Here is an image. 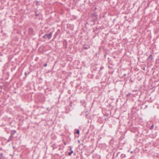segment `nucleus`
<instances>
[{
    "instance_id": "obj_1",
    "label": "nucleus",
    "mask_w": 159,
    "mask_h": 159,
    "mask_svg": "<svg viewBox=\"0 0 159 159\" xmlns=\"http://www.w3.org/2000/svg\"><path fill=\"white\" fill-rule=\"evenodd\" d=\"M52 32H50L49 34H44L43 36V38L44 39H46L48 38L49 39H51L52 37Z\"/></svg>"
},
{
    "instance_id": "obj_2",
    "label": "nucleus",
    "mask_w": 159,
    "mask_h": 159,
    "mask_svg": "<svg viewBox=\"0 0 159 159\" xmlns=\"http://www.w3.org/2000/svg\"><path fill=\"white\" fill-rule=\"evenodd\" d=\"M91 16L93 17V19L94 21L96 20L98 18V15L95 13H92L91 14Z\"/></svg>"
},
{
    "instance_id": "obj_3",
    "label": "nucleus",
    "mask_w": 159,
    "mask_h": 159,
    "mask_svg": "<svg viewBox=\"0 0 159 159\" xmlns=\"http://www.w3.org/2000/svg\"><path fill=\"white\" fill-rule=\"evenodd\" d=\"M153 59V57L152 54H151L149 55V57L147 59V60L149 61H151Z\"/></svg>"
},
{
    "instance_id": "obj_4",
    "label": "nucleus",
    "mask_w": 159,
    "mask_h": 159,
    "mask_svg": "<svg viewBox=\"0 0 159 159\" xmlns=\"http://www.w3.org/2000/svg\"><path fill=\"white\" fill-rule=\"evenodd\" d=\"M13 136L11 135L9 137V139L7 140V142H9L10 141H12L13 140Z\"/></svg>"
},
{
    "instance_id": "obj_5",
    "label": "nucleus",
    "mask_w": 159,
    "mask_h": 159,
    "mask_svg": "<svg viewBox=\"0 0 159 159\" xmlns=\"http://www.w3.org/2000/svg\"><path fill=\"white\" fill-rule=\"evenodd\" d=\"M29 32L30 34H33V30L31 27H30L29 28Z\"/></svg>"
},
{
    "instance_id": "obj_6",
    "label": "nucleus",
    "mask_w": 159,
    "mask_h": 159,
    "mask_svg": "<svg viewBox=\"0 0 159 159\" xmlns=\"http://www.w3.org/2000/svg\"><path fill=\"white\" fill-rule=\"evenodd\" d=\"M16 133V131L15 130H12L11 133V135L14 136V134Z\"/></svg>"
},
{
    "instance_id": "obj_7",
    "label": "nucleus",
    "mask_w": 159,
    "mask_h": 159,
    "mask_svg": "<svg viewBox=\"0 0 159 159\" xmlns=\"http://www.w3.org/2000/svg\"><path fill=\"white\" fill-rule=\"evenodd\" d=\"M70 152H69L68 153V155L69 156H70L72 153L73 152V151L72 150V147H71L70 149Z\"/></svg>"
},
{
    "instance_id": "obj_8",
    "label": "nucleus",
    "mask_w": 159,
    "mask_h": 159,
    "mask_svg": "<svg viewBox=\"0 0 159 159\" xmlns=\"http://www.w3.org/2000/svg\"><path fill=\"white\" fill-rule=\"evenodd\" d=\"M0 159H5V157L3 156V153H0Z\"/></svg>"
},
{
    "instance_id": "obj_9",
    "label": "nucleus",
    "mask_w": 159,
    "mask_h": 159,
    "mask_svg": "<svg viewBox=\"0 0 159 159\" xmlns=\"http://www.w3.org/2000/svg\"><path fill=\"white\" fill-rule=\"evenodd\" d=\"M120 157H121V159H123V158H124L125 157L126 155H125V154H121Z\"/></svg>"
},
{
    "instance_id": "obj_10",
    "label": "nucleus",
    "mask_w": 159,
    "mask_h": 159,
    "mask_svg": "<svg viewBox=\"0 0 159 159\" xmlns=\"http://www.w3.org/2000/svg\"><path fill=\"white\" fill-rule=\"evenodd\" d=\"M37 12H38V11L37 10L35 12V16H36V17H38L39 16V14L37 13Z\"/></svg>"
},
{
    "instance_id": "obj_11",
    "label": "nucleus",
    "mask_w": 159,
    "mask_h": 159,
    "mask_svg": "<svg viewBox=\"0 0 159 159\" xmlns=\"http://www.w3.org/2000/svg\"><path fill=\"white\" fill-rule=\"evenodd\" d=\"M90 48V47L89 46H88L87 47L86 46H84V49H87L89 48Z\"/></svg>"
},
{
    "instance_id": "obj_12",
    "label": "nucleus",
    "mask_w": 159,
    "mask_h": 159,
    "mask_svg": "<svg viewBox=\"0 0 159 159\" xmlns=\"http://www.w3.org/2000/svg\"><path fill=\"white\" fill-rule=\"evenodd\" d=\"M39 2L37 1H36L35 2V4L36 5H40V4L39 3Z\"/></svg>"
},
{
    "instance_id": "obj_13",
    "label": "nucleus",
    "mask_w": 159,
    "mask_h": 159,
    "mask_svg": "<svg viewBox=\"0 0 159 159\" xmlns=\"http://www.w3.org/2000/svg\"><path fill=\"white\" fill-rule=\"evenodd\" d=\"M120 153V152H118L116 154V156H115V157L116 158L119 155V154Z\"/></svg>"
},
{
    "instance_id": "obj_14",
    "label": "nucleus",
    "mask_w": 159,
    "mask_h": 159,
    "mask_svg": "<svg viewBox=\"0 0 159 159\" xmlns=\"http://www.w3.org/2000/svg\"><path fill=\"white\" fill-rule=\"evenodd\" d=\"M153 127H154V125H152L150 127V129L151 130H152L153 129Z\"/></svg>"
},
{
    "instance_id": "obj_15",
    "label": "nucleus",
    "mask_w": 159,
    "mask_h": 159,
    "mask_svg": "<svg viewBox=\"0 0 159 159\" xmlns=\"http://www.w3.org/2000/svg\"><path fill=\"white\" fill-rule=\"evenodd\" d=\"M131 95V93H129L126 94V97L127 98H129L130 97Z\"/></svg>"
},
{
    "instance_id": "obj_16",
    "label": "nucleus",
    "mask_w": 159,
    "mask_h": 159,
    "mask_svg": "<svg viewBox=\"0 0 159 159\" xmlns=\"http://www.w3.org/2000/svg\"><path fill=\"white\" fill-rule=\"evenodd\" d=\"M80 130H79V129H77L76 131V133L77 134H80Z\"/></svg>"
},
{
    "instance_id": "obj_17",
    "label": "nucleus",
    "mask_w": 159,
    "mask_h": 159,
    "mask_svg": "<svg viewBox=\"0 0 159 159\" xmlns=\"http://www.w3.org/2000/svg\"><path fill=\"white\" fill-rule=\"evenodd\" d=\"M47 63H45V64H44V67H46V66H47Z\"/></svg>"
},
{
    "instance_id": "obj_18",
    "label": "nucleus",
    "mask_w": 159,
    "mask_h": 159,
    "mask_svg": "<svg viewBox=\"0 0 159 159\" xmlns=\"http://www.w3.org/2000/svg\"><path fill=\"white\" fill-rule=\"evenodd\" d=\"M103 68H104V67H100V70H102Z\"/></svg>"
},
{
    "instance_id": "obj_19",
    "label": "nucleus",
    "mask_w": 159,
    "mask_h": 159,
    "mask_svg": "<svg viewBox=\"0 0 159 159\" xmlns=\"http://www.w3.org/2000/svg\"><path fill=\"white\" fill-rule=\"evenodd\" d=\"M63 143L65 145H66V142H64Z\"/></svg>"
},
{
    "instance_id": "obj_20",
    "label": "nucleus",
    "mask_w": 159,
    "mask_h": 159,
    "mask_svg": "<svg viewBox=\"0 0 159 159\" xmlns=\"http://www.w3.org/2000/svg\"><path fill=\"white\" fill-rule=\"evenodd\" d=\"M49 107H48V108H47L46 109H47V110H49Z\"/></svg>"
},
{
    "instance_id": "obj_21",
    "label": "nucleus",
    "mask_w": 159,
    "mask_h": 159,
    "mask_svg": "<svg viewBox=\"0 0 159 159\" xmlns=\"http://www.w3.org/2000/svg\"><path fill=\"white\" fill-rule=\"evenodd\" d=\"M25 76L27 75V73H26V72H25Z\"/></svg>"
},
{
    "instance_id": "obj_22",
    "label": "nucleus",
    "mask_w": 159,
    "mask_h": 159,
    "mask_svg": "<svg viewBox=\"0 0 159 159\" xmlns=\"http://www.w3.org/2000/svg\"><path fill=\"white\" fill-rule=\"evenodd\" d=\"M126 75V74H124L123 76H125Z\"/></svg>"
},
{
    "instance_id": "obj_23",
    "label": "nucleus",
    "mask_w": 159,
    "mask_h": 159,
    "mask_svg": "<svg viewBox=\"0 0 159 159\" xmlns=\"http://www.w3.org/2000/svg\"><path fill=\"white\" fill-rule=\"evenodd\" d=\"M113 156H114V153L113 154Z\"/></svg>"
},
{
    "instance_id": "obj_24",
    "label": "nucleus",
    "mask_w": 159,
    "mask_h": 159,
    "mask_svg": "<svg viewBox=\"0 0 159 159\" xmlns=\"http://www.w3.org/2000/svg\"><path fill=\"white\" fill-rule=\"evenodd\" d=\"M95 9H96V8L95 7Z\"/></svg>"
},
{
    "instance_id": "obj_25",
    "label": "nucleus",
    "mask_w": 159,
    "mask_h": 159,
    "mask_svg": "<svg viewBox=\"0 0 159 159\" xmlns=\"http://www.w3.org/2000/svg\"><path fill=\"white\" fill-rule=\"evenodd\" d=\"M131 153H132V152H131Z\"/></svg>"
}]
</instances>
